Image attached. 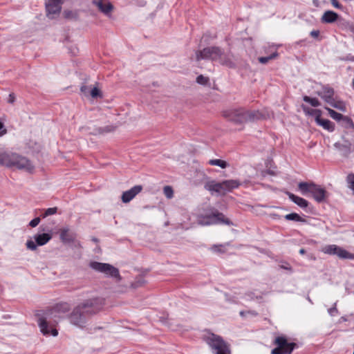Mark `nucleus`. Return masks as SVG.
<instances>
[{
  "mask_svg": "<svg viewBox=\"0 0 354 354\" xmlns=\"http://www.w3.org/2000/svg\"><path fill=\"white\" fill-rule=\"evenodd\" d=\"M103 304V300L100 298L86 299L73 308L68 315V319L71 324L83 328L88 317L100 311Z\"/></svg>",
  "mask_w": 354,
  "mask_h": 354,
  "instance_id": "1",
  "label": "nucleus"
},
{
  "mask_svg": "<svg viewBox=\"0 0 354 354\" xmlns=\"http://www.w3.org/2000/svg\"><path fill=\"white\" fill-rule=\"evenodd\" d=\"M223 115L235 124L254 121L261 118V114L259 111H250L243 108L226 111L223 113Z\"/></svg>",
  "mask_w": 354,
  "mask_h": 354,
  "instance_id": "2",
  "label": "nucleus"
},
{
  "mask_svg": "<svg viewBox=\"0 0 354 354\" xmlns=\"http://www.w3.org/2000/svg\"><path fill=\"white\" fill-rule=\"evenodd\" d=\"M203 338L214 354H231L230 345L221 336L208 333Z\"/></svg>",
  "mask_w": 354,
  "mask_h": 354,
  "instance_id": "3",
  "label": "nucleus"
},
{
  "mask_svg": "<svg viewBox=\"0 0 354 354\" xmlns=\"http://www.w3.org/2000/svg\"><path fill=\"white\" fill-rule=\"evenodd\" d=\"M89 267L93 270L104 274V277L114 279L116 282L122 280L119 270L109 263L93 261L89 263Z\"/></svg>",
  "mask_w": 354,
  "mask_h": 354,
  "instance_id": "4",
  "label": "nucleus"
},
{
  "mask_svg": "<svg viewBox=\"0 0 354 354\" xmlns=\"http://www.w3.org/2000/svg\"><path fill=\"white\" fill-rule=\"evenodd\" d=\"M298 187L303 195L310 193L318 203L324 201L327 198L328 194L326 189L313 183L301 182L299 183Z\"/></svg>",
  "mask_w": 354,
  "mask_h": 354,
  "instance_id": "5",
  "label": "nucleus"
},
{
  "mask_svg": "<svg viewBox=\"0 0 354 354\" xmlns=\"http://www.w3.org/2000/svg\"><path fill=\"white\" fill-rule=\"evenodd\" d=\"M197 223L201 225H211L216 224H225L227 225H232V222L225 217L223 213L216 211L209 215L199 216L197 218Z\"/></svg>",
  "mask_w": 354,
  "mask_h": 354,
  "instance_id": "6",
  "label": "nucleus"
},
{
  "mask_svg": "<svg viewBox=\"0 0 354 354\" xmlns=\"http://www.w3.org/2000/svg\"><path fill=\"white\" fill-rule=\"evenodd\" d=\"M276 348L272 350L271 354H290L295 348V343H288L283 336L277 337L274 340Z\"/></svg>",
  "mask_w": 354,
  "mask_h": 354,
  "instance_id": "7",
  "label": "nucleus"
},
{
  "mask_svg": "<svg viewBox=\"0 0 354 354\" xmlns=\"http://www.w3.org/2000/svg\"><path fill=\"white\" fill-rule=\"evenodd\" d=\"M221 49L216 46L204 48L202 50L196 52V59L197 61L201 59H211L216 61L221 55Z\"/></svg>",
  "mask_w": 354,
  "mask_h": 354,
  "instance_id": "8",
  "label": "nucleus"
},
{
  "mask_svg": "<svg viewBox=\"0 0 354 354\" xmlns=\"http://www.w3.org/2000/svg\"><path fill=\"white\" fill-rule=\"evenodd\" d=\"M322 251L324 254L337 255L339 259H354L353 254L348 252L347 250L336 245H326L322 249Z\"/></svg>",
  "mask_w": 354,
  "mask_h": 354,
  "instance_id": "9",
  "label": "nucleus"
},
{
  "mask_svg": "<svg viewBox=\"0 0 354 354\" xmlns=\"http://www.w3.org/2000/svg\"><path fill=\"white\" fill-rule=\"evenodd\" d=\"M34 241L28 240L26 243V248L32 251L36 250L37 246H42L46 244L52 236L49 233L36 234L33 236Z\"/></svg>",
  "mask_w": 354,
  "mask_h": 354,
  "instance_id": "10",
  "label": "nucleus"
},
{
  "mask_svg": "<svg viewBox=\"0 0 354 354\" xmlns=\"http://www.w3.org/2000/svg\"><path fill=\"white\" fill-rule=\"evenodd\" d=\"M19 169L24 170L28 172H32L34 170V165L26 157L17 153L15 161L13 163V167Z\"/></svg>",
  "mask_w": 354,
  "mask_h": 354,
  "instance_id": "11",
  "label": "nucleus"
},
{
  "mask_svg": "<svg viewBox=\"0 0 354 354\" xmlns=\"http://www.w3.org/2000/svg\"><path fill=\"white\" fill-rule=\"evenodd\" d=\"M62 1H48L46 3V15L49 19H54L55 15H59L62 10Z\"/></svg>",
  "mask_w": 354,
  "mask_h": 354,
  "instance_id": "12",
  "label": "nucleus"
},
{
  "mask_svg": "<svg viewBox=\"0 0 354 354\" xmlns=\"http://www.w3.org/2000/svg\"><path fill=\"white\" fill-rule=\"evenodd\" d=\"M334 93L333 88L328 86H323L322 91L317 92V95L329 104L335 101Z\"/></svg>",
  "mask_w": 354,
  "mask_h": 354,
  "instance_id": "13",
  "label": "nucleus"
},
{
  "mask_svg": "<svg viewBox=\"0 0 354 354\" xmlns=\"http://www.w3.org/2000/svg\"><path fill=\"white\" fill-rule=\"evenodd\" d=\"M142 189V187L141 185H136L130 189L124 192L121 197L122 201L124 203L130 202Z\"/></svg>",
  "mask_w": 354,
  "mask_h": 354,
  "instance_id": "14",
  "label": "nucleus"
},
{
  "mask_svg": "<svg viewBox=\"0 0 354 354\" xmlns=\"http://www.w3.org/2000/svg\"><path fill=\"white\" fill-rule=\"evenodd\" d=\"M16 157V153L9 151L1 153H0V164L7 167H12Z\"/></svg>",
  "mask_w": 354,
  "mask_h": 354,
  "instance_id": "15",
  "label": "nucleus"
},
{
  "mask_svg": "<svg viewBox=\"0 0 354 354\" xmlns=\"http://www.w3.org/2000/svg\"><path fill=\"white\" fill-rule=\"evenodd\" d=\"M38 324L40 328V331L41 333L44 335H51L54 337L57 336L58 335L57 330L54 328H51L50 330L48 328V324L45 320L44 318H39L38 320Z\"/></svg>",
  "mask_w": 354,
  "mask_h": 354,
  "instance_id": "16",
  "label": "nucleus"
},
{
  "mask_svg": "<svg viewBox=\"0 0 354 354\" xmlns=\"http://www.w3.org/2000/svg\"><path fill=\"white\" fill-rule=\"evenodd\" d=\"M216 61H218L221 64L229 68L235 67V64L232 60V56L230 54L225 53L222 50H221V55Z\"/></svg>",
  "mask_w": 354,
  "mask_h": 354,
  "instance_id": "17",
  "label": "nucleus"
},
{
  "mask_svg": "<svg viewBox=\"0 0 354 354\" xmlns=\"http://www.w3.org/2000/svg\"><path fill=\"white\" fill-rule=\"evenodd\" d=\"M339 18V15L334 11L327 10L324 12L321 18V21L324 24H333Z\"/></svg>",
  "mask_w": 354,
  "mask_h": 354,
  "instance_id": "18",
  "label": "nucleus"
},
{
  "mask_svg": "<svg viewBox=\"0 0 354 354\" xmlns=\"http://www.w3.org/2000/svg\"><path fill=\"white\" fill-rule=\"evenodd\" d=\"M95 3L98 9L105 15H108L113 10L112 4L109 1H104L102 0H94Z\"/></svg>",
  "mask_w": 354,
  "mask_h": 354,
  "instance_id": "19",
  "label": "nucleus"
},
{
  "mask_svg": "<svg viewBox=\"0 0 354 354\" xmlns=\"http://www.w3.org/2000/svg\"><path fill=\"white\" fill-rule=\"evenodd\" d=\"M205 188L209 192H215L218 194H223L222 183L210 181L205 184Z\"/></svg>",
  "mask_w": 354,
  "mask_h": 354,
  "instance_id": "20",
  "label": "nucleus"
},
{
  "mask_svg": "<svg viewBox=\"0 0 354 354\" xmlns=\"http://www.w3.org/2000/svg\"><path fill=\"white\" fill-rule=\"evenodd\" d=\"M287 195L288 196V198L294 202L295 204H297L299 207L301 208H306L308 205V202L299 196H297L292 193L287 192Z\"/></svg>",
  "mask_w": 354,
  "mask_h": 354,
  "instance_id": "21",
  "label": "nucleus"
},
{
  "mask_svg": "<svg viewBox=\"0 0 354 354\" xmlns=\"http://www.w3.org/2000/svg\"><path fill=\"white\" fill-rule=\"evenodd\" d=\"M315 122L318 125L322 127L324 129L328 130V131L332 132L335 130L334 123L328 119H323L319 116L318 120H316Z\"/></svg>",
  "mask_w": 354,
  "mask_h": 354,
  "instance_id": "22",
  "label": "nucleus"
},
{
  "mask_svg": "<svg viewBox=\"0 0 354 354\" xmlns=\"http://www.w3.org/2000/svg\"><path fill=\"white\" fill-rule=\"evenodd\" d=\"M222 183L223 193L226 191L230 192L233 189L237 188L241 183L236 180H226Z\"/></svg>",
  "mask_w": 354,
  "mask_h": 354,
  "instance_id": "23",
  "label": "nucleus"
},
{
  "mask_svg": "<svg viewBox=\"0 0 354 354\" xmlns=\"http://www.w3.org/2000/svg\"><path fill=\"white\" fill-rule=\"evenodd\" d=\"M301 108L306 115H311L315 118V120H318L319 116H322V111L319 109H310L306 105H301Z\"/></svg>",
  "mask_w": 354,
  "mask_h": 354,
  "instance_id": "24",
  "label": "nucleus"
},
{
  "mask_svg": "<svg viewBox=\"0 0 354 354\" xmlns=\"http://www.w3.org/2000/svg\"><path fill=\"white\" fill-rule=\"evenodd\" d=\"M334 146L336 149L344 152L346 154H349L351 152V143L349 141H346L344 144L335 142Z\"/></svg>",
  "mask_w": 354,
  "mask_h": 354,
  "instance_id": "25",
  "label": "nucleus"
},
{
  "mask_svg": "<svg viewBox=\"0 0 354 354\" xmlns=\"http://www.w3.org/2000/svg\"><path fill=\"white\" fill-rule=\"evenodd\" d=\"M60 239L64 243H71L74 241L75 236L69 232L68 229H63L60 232Z\"/></svg>",
  "mask_w": 354,
  "mask_h": 354,
  "instance_id": "26",
  "label": "nucleus"
},
{
  "mask_svg": "<svg viewBox=\"0 0 354 354\" xmlns=\"http://www.w3.org/2000/svg\"><path fill=\"white\" fill-rule=\"evenodd\" d=\"M285 218L288 221H294L296 222L306 223V220L304 218L299 216L297 213H290V214H286L285 216Z\"/></svg>",
  "mask_w": 354,
  "mask_h": 354,
  "instance_id": "27",
  "label": "nucleus"
},
{
  "mask_svg": "<svg viewBox=\"0 0 354 354\" xmlns=\"http://www.w3.org/2000/svg\"><path fill=\"white\" fill-rule=\"evenodd\" d=\"M325 109L328 111V114L333 120H335L337 122L342 121L343 116H344L342 114H341L328 107H325Z\"/></svg>",
  "mask_w": 354,
  "mask_h": 354,
  "instance_id": "28",
  "label": "nucleus"
},
{
  "mask_svg": "<svg viewBox=\"0 0 354 354\" xmlns=\"http://www.w3.org/2000/svg\"><path fill=\"white\" fill-rule=\"evenodd\" d=\"M71 308L70 305L68 303H60L56 305L55 309L58 313H67Z\"/></svg>",
  "mask_w": 354,
  "mask_h": 354,
  "instance_id": "29",
  "label": "nucleus"
},
{
  "mask_svg": "<svg viewBox=\"0 0 354 354\" xmlns=\"http://www.w3.org/2000/svg\"><path fill=\"white\" fill-rule=\"evenodd\" d=\"M208 163L210 165L218 166L223 169L226 168L228 165L227 162L221 159H212L209 160Z\"/></svg>",
  "mask_w": 354,
  "mask_h": 354,
  "instance_id": "30",
  "label": "nucleus"
},
{
  "mask_svg": "<svg viewBox=\"0 0 354 354\" xmlns=\"http://www.w3.org/2000/svg\"><path fill=\"white\" fill-rule=\"evenodd\" d=\"M303 100L304 102L309 103L312 106L317 107L320 106L319 101L315 97H310L305 95L303 97Z\"/></svg>",
  "mask_w": 354,
  "mask_h": 354,
  "instance_id": "31",
  "label": "nucleus"
},
{
  "mask_svg": "<svg viewBox=\"0 0 354 354\" xmlns=\"http://www.w3.org/2000/svg\"><path fill=\"white\" fill-rule=\"evenodd\" d=\"M89 96H91L93 99L97 97L101 98L102 97V94L101 91L97 88V86H93L92 88H91Z\"/></svg>",
  "mask_w": 354,
  "mask_h": 354,
  "instance_id": "32",
  "label": "nucleus"
},
{
  "mask_svg": "<svg viewBox=\"0 0 354 354\" xmlns=\"http://www.w3.org/2000/svg\"><path fill=\"white\" fill-rule=\"evenodd\" d=\"M277 56H278V53L277 52H274L269 56L260 57H259L258 59L260 63L265 64L268 63L270 60L274 59Z\"/></svg>",
  "mask_w": 354,
  "mask_h": 354,
  "instance_id": "33",
  "label": "nucleus"
},
{
  "mask_svg": "<svg viewBox=\"0 0 354 354\" xmlns=\"http://www.w3.org/2000/svg\"><path fill=\"white\" fill-rule=\"evenodd\" d=\"M163 193L165 196L169 199L172 198L174 196V190L171 186H165L163 188Z\"/></svg>",
  "mask_w": 354,
  "mask_h": 354,
  "instance_id": "34",
  "label": "nucleus"
},
{
  "mask_svg": "<svg viewBox=\"0 0 354 354\" xmlns=\"http://www.w3.org/2000/svg\"><path fill=\"white\" fill-rule=\"evenodd\" d=\"M92 87V85L83 84L80 87V91L85 97H89V93Z\"/></svg>",
  "mask_w": 354,
  "mask_h": 354,
  "instance_id": "35",
  "label": "nucleus"
},
{
  "mask_svg": "<svg viewBox=\"0 0 354 354\" xmlns=\"http://www.w3.org/2000/svg\"><path fill=\"white\" fill-rule=\"evenodd\" d=\"M342 121L346 128H354V123L349 117L344 115Z\"/></svg>",
  "mask_w": 354,
  "mask_h": 354,
  "instance_id": "36",
  "label": "nucleus"
},
{
  "mask_svg": "<svg viewBox=\"0 0 354 354\" xmlns=\"http://www.w3.org/2000/svg\"><path fill=\"white\" fill-rule=\"evenodd\" d=\"M346 181L348 184V188H350L354 194V174H350L346 177Z\"/></svg>",
  "mask_w": 354,
  "mask_h": 354,
  "instance_id": "37",
  "label": "nucleus"
},
{
  "mask_svg": "<svg viewBox=\"0 0 354 354\" xmlns=\"http://www.w3.org/2000/svg\"><path fill=\"white\" fill-rule=\"evenodd\" d=\"M57 210L58 209L56 207L48 208L44 211V213L42 214V217L45 218L48 216L55 214L57 212Z\"/></svg>",
  "mask_w": 354,
  "mask_h": 354,
  "instance_id": "38",
  "label": "nucleus"
},
{
  "mask_svg": "<svg viewBox=\"0 0 354 354\" xmlns=\"http://www.w3.org/2000/svg\"><path fill=\"white\" fill-rule=\"evenodd\" d=\"M196 82L201 85H206L209 82V78L200 75L196 77Z\"/></svg>",
  "mask_w": 354,
  "mask_h": 354,
  "instance_id": "39",
  "label": "nucleus"
},
{
  "mask_svg": "<svg viewBox=\"0 0 354 354\" xmlns=\"http://www.w3.org/2000/svg\"><path fill=\"white\" fill-rule=\"evenodd\" d=\"M63 15L66 19H76L77 15L71 10H64Z\"/></svg>",
  "mask_w": 354,
  "mask_h": 354,
  "instance_id": "40",
  "label": "nucleus"
},
{
  "mask_svg": "<svg viewBox=\"0 0 354 354\" xmlns=\"http://www.w3.org/2000/svg\"><path fill=\"white\" fill-rule=\"evenodd\" d=\"M330 105L334 108L339 109V110H341L343 111H345V106L341 102H337L334 101L333 103H331Z\"/></svg>",
  "mask_w": 354,
  "mask_h": 354,
  "instance_id": "41",
  "label": "nucleus"
},
{
  "mask_svg": "<svg viewBox=\"0 0 354 354\" xmlns=\"http://www.w3.org/2000/svg\"><path fill=\"white\" fill-rule=\"evenodd\" d=\"M328 312L331 316H335L337 315L338 310L337 308H336V303L334 304V306L333 307L330 308L328 310Z\"/></svg>",
  "mask_w": 354,
  "mask_h": 354,
  "instance_id": "42",
  "label": "nucleus"
},
{
  "mask_svg": "<svg viewBox=\"0 0 354 354\" xmlns=\"http://www.w3.org/2000/svg\"><path fill=\"white\" fill-rule=\"evenodd\" d=\"M222 245H214L212 246L211 250L215 252H224V250L222 249Z\"/></svg>",
  "mask_w": 354,
  "mask_h": 354,
  "instance_id": "43",
  "label": "nucleus"
},
{
  "mask_svg": "<svg viewBox=\"0 0 354 354\" xmlns=\"http://www.w3.org/2000/svg\"><path fill=\"white\" fill-rule=\"evenodd\" d=\"M39 222H40V218L36 217L30 221L29 225L32 227H35L39 225Z\"/></svg>",
  "mask_w": 354,
  "mask_h": 354,
  "instance_id": "44",
  "label": "nucleus"
},
{
  "mask_svg": "<svg viewBox=\"0 0 354 354\" xmlns=\"http://www.w3.org/2000/svg\"><path fill=\"white\" fill-rule=\"evenodd\" d=\"M331 4L337 9H342L343 6L342 4H340L337 0H330Z\"/></svg>",
  "mask_w": 354,
  "mask_h": 354,
  "instance_id": "45",
  "label": "nucleus"
},
{
  "mask_svg": "<svg viewBox=\"0 0 354 354\" xmlns=\"http://www.w3.org/2000/svg\"><path fill=\"white\" fill-rule=\"evenodd\" d=\"M6 133V129L4 127L3 124L0 122V136Z\"/></svg>",
  "mask_w": 354,
  "mask_h": 354,
  "instance_id": "46",
  "label": "nucleus"
},
{
  "mask_svg": "<svg viewBox=\"0 0 354 354\" xmlns=\"http://www.w3.org/2000/svg\"><path fill=\"white\" fill-rule=\"evenodd\" d=\"M310 35L313 37H317L319 35V30H313L310 32Z\"/></svg>",
  "mask_w": 354,
  "mask_h": 354,
  "instance_id": "47",
  "label": "nucleus"
},
{
  "mask_svg": "<svg viewBox=\"0 0 354 354\" xmlns=\"http://www.w3.org/2000/svg\"><path fill=\"white\" fill-rule=\"evenodd\" d=\"M246 313L248 315H251L252 316H257V313L254 311V310H248V311H246Z\"/></svg>",
  "mask_w": 354,
  "mask_h": 354,
  "instance_id": "48",
  "label": "nucleus"
},
{
  "mask_svg": "<svg viewBox=\"0 0 354 354\" xmlns=\"http://www.w3.org/2000/svg\"><path fill=\"white\" fill-rule=\"evenodd\" d=\"M14 101H15V96H14V95L13 94H10L9 95L8 102L10 103H12Z\"/></svg>",
  "mask_w": 354,
  "mask_h": 354,
  "instance_id": "49",
  "label": "nucleus"
},
{
  "mask_svg": "<svg viewBox=\"0 0 354 354\" xmlns=\"http://www.w3.org/2000/svg\"><path fill=\"white\" fill-rule=\"evenodd\" d=\"M247 315H248V314L246 313V311H241V312H240V315H241V317H245V316H246Z\"/></svg>",
  "mask_w": 354,
  "mask_h": 354,
  "instance_id": "50",
  "label": "nucleus"
},
{
  "mask_svg": "<svg viewBox=\"0 0 354 354\" xmlns=\"http://www.w3.org/2000/svg\"><path fill=\"white\" fill-rule=\"evenodd\" d=\"M299 253L301 254H304L306 253V250L304 248L299 250Z\"/></svg>",
  "mask_w": 354,
  "mask_h": 354,
  "instance_id": "51",
  "label": "nucleus"
},
{
  "mask_svg": "<svg viewBox=\"0 0 354 354\" xmlns=\"http://www.w3.org/2000/svg\"><path fill=\"white\" fill-rule=\"evenodd\" d=\"M277 216V214H272V217H273V218H276Z\"/></svg>",
  "mask_w": 354,
  "mask_h": 354,
  "instance_id": "52",
  "label": "nucleus"
},
{
  "mask_svg": "<svg viewBox=\"0 0 354 354\" xmlns=\"http://www.w3.org/2000/svg\"><path fill=\"white\" fill-rule=\"evenodd\" d=\"M93 241H95V242L97 241V239H95V238L93 239Z\"/></svg>",
  "mask_w": 354,
  "mask_h": 354,
  "instance_id": "53",
  "label": "nucleus"
}]
</instances>
